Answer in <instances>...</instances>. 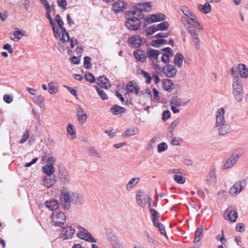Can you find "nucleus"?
I'll return each mask as SVG.
<instances>
[{
	"instance_id": "obj_23",
	"label": "nucleus",
	"mask_w": 248,
	"mask_h": 248,
	"mask_svg": "<svg viewBox=\"0 0 248 248\" xmlns=\"http://www.w3.org/2000/svg\"><path fill=\"white\" fill-rule=\"evenodd\" d=\"M77 117L78 122L80 124H84L87 120V114L85 110L81 107L77 108Z\"/></svg>"
},
{
	"instance_id": "obj_58",
	"label": "nucleus",
	"mask_w": 248,
	"mask_h": 248,
	"mask_svg": "<svg viewBox=\"0 0 248 248\" xmlns=\"http://www.w3.org/2000/svg\"><path fill=\"white\" fill-rule=\"evenodd\" d=\"M69 92L73 95H74L76 98H78V95L77 93V89L75 88H71L69 87H66Z\"/></svg>"
},
{
	"instance_id": "obj_33",
	"label": "nucleus",
	"mask_w": 248,
	"mask_h": 248,
	"mask_svg": "<svg viewBox=\"0 0 248 248\" xmlns=\"http://www.w3.org/2000/svg\"><path fill=\"white\" fill-rule=\"evenodd\" d=\"M216 127H218V132L219 135H225L228 133L231 130L230 126L226 123L222 124L216 125Z\"/></svg>"
},
{
	"instance_id": "obj_28",
	"label": "nucleus",
	"mask_w": 248,
	"mask_h": 248,
	"mask_svg": "<svg viewBox=\"0 0 248 248\" xmlns=\"http://www.w3.org/2000/svg\"><path fill=\"white\" fill-rule=\"evenodd\" d=\"M147 55L149 59L153 61H156V63H158L160 61L158 58V56L160 55V51L157 50L150 49L147 51ZM155 62H154L153 64Z\"/></svg>"
},
{
	"instance_id": "obj_38",
	"label": "nucleus",
	"mask_w": 248,
	"mask_h": 248,
	"mask_svg": "<svg viewBox=\"0 0 248 248\" xmlns=\"http://www.w3.org/2000/svg\"><path fill=\"white\" fill-rule=\"evenodd\" d=\"M145 35L147 37H149L154 34L157 31V27L155 24L150 25L149 27L145 29Z\"/></svg>"
},
{
	"instance_id": "obj_36",
	"label": "nucleus",
	"mask_w": 248,
	"mask_h": 248,
	"mask_svg": "<svg viewBox=\"0 0 248 248\" xmlns=\"http://www.w3.org/2000/svg\"><path fill=\"white\" fill-rule=\"evenodd\" d=\"M97 84L104 88H108L110 86V83L107 78L103 76L99 77L97 80Z\"/></svg>"
},
{
	"instance_id": "obj_52",
	"label": "nucleus",
	"mask_w": 248,
	"mask_h": 248,
	"mask_svg": "<svg viewBox=\"0 0 248 248\" xmlns=\"http://www.w3.org/2000/svg\"><path fill=\"white\" fill-rule=\"evenodd\" d=\"M154 225L156 227H158L159 229V231L162 234L166 235L165 230L163 227V226L161 224H160L157 220H154Z\"/></svg>"
},
{
	"instance_id": "obj_39",
	"label": "nucleus",
	"mask_w": 248,
	"mask_h": 248,
	"mask_svg": "<svg viewBox=\"0 0 248 248\" xmlns=\"http://www.w3.org/2000/svg\"><path fill=\"white\" fill-rule=\"evenodd\" d=\"M54 180L50 175L45 176L42 181V184L47 188L50 187L54 184Z\"/></svg>"
},
{
	"instance_id": "obj_11",
	"label": "nucleus",
	"mask_w": 248,
	"mask_h": 248,
	"mask_svg": "<svg viewBox=\"0 0 248 248\" xmlns=\"http://www.w3.org/2000/svg\"><path fill=\"white\" fill-rule=\"evenodd\" d=\"M78 232L77 235L79 238L90 243H95L96 242V239L84 228L78 226Z\"/></svg>"
},
{
	"instance_id": "obj_19",
	"label": "nucleus",
	"mask_w": 248,
	"mask_h": 248,
	"mask_svg": "<svg viewBox=\"0 0 248 248\" xmlns=\"http://www.w3.org/2000/svg\"><path fill=\"white\" fill-rule=\"evenodd\" d=\"M182 17H184L188 20V22L190 24V27L192 28V29H194L196 30V29L200 31H202L204 30L205 27L203 25V24L201 22L199 19L197 18L196 16H195L194 18H193L192 19H191L190 21L189 20L186 18V17L184 16H181L180 18V20L181 21V18Z\"/></svg>"
},
{
	"instance_id": "obj_46",
	"label": "nucleus",
	"mask_w": 248,
	"mask_h": 248,
	"mask_svg": "<svg viewBox=\"0 0 248 248\" xmlns=\"http://www.w3.org/2000/svg\"><path fill=\"white\" fill-rule=\"evenodd\" d=\"M168 144L165 142H161L157 145V151L158 153H162L168 149Z\"/></svg>"
},
{
	"instance_id": "obj_44",
	"label": "nucleus",
	"mask_w": 248,
	"mask_h": 248,
	"mask_svg": "<svg viewBox=\"0 0 248 248\" xmlns=\"http://www.w3.org/2000/svg\"><path fill=\"white\" fill-rule=\"evenodd\" d=\"M207 180L209 184L211 185L215 184L217 181L216 174L213 172L210 173L207 176Z\"/></svg>"
},
{
	"instance_id": "obj_40",
	"label": "nucleus",
	"mask_w": 248,
	"mask_h": 248,
	"mask_svg": "<svg viewBox=\"0 0 248 248\" xmlns=\"http://www.w3.org/2000/svg\"><path fill=\"white\" fill-rule=\"evenodd\" d=\"M116 94L118 97H119L122 102H125V99L127 100V98L124 97V95H126L124 93V89L122 86H118L116 91Z\"/></svg>"
},
{
	"instance_id": "obj_53",
	"label": "nucleus",
	"mask_w": 248,
	"mask_h": 248,
	"mask_svg": "<svg viewBox=\"0 0 248 248\" xmlns=\"http://www.w3.org/2000/svg\"><path fill=\"white\" fill-rule=\"evenodd\" d=\"M170 117V112L169 110H166L163 113L162 119L163 121H166Z\"/></svg>"
},
{
	"instance_id": "obj_62",
	"label": "nucleus",
	"mask_w": 248,
	"mask_h": 248,
	"mask_svg": "<svg viewBox=\"0 0 248 248\" xmlns=\"http://www.w3.org/2000/svg\"><path fill=\"white\" fill-rule=\"evenodd\" d=\"M80 61L79 56H74L71 59V62L74 64H78Z\"/></svg>"
},
{
	"instance_id": "obj_9",
	"label": "nucleus",
	"mask_w": 248,
	"mask_h": 248,
	"mask_svg": "<svg viewBox=\"0 0 248 248\" xmlns=\"http://www.w3.org/2000/svg\"><path fill=\"white\" fill-rule=\"evenodd\" d=\"M161 89L169 93L173 92L175 94L179 93L181 91L180 86L175 84L171 79L169 78H164L161 80Z\"/></svg>"
},
{
	"instance_id": "obj_60",
	"label": "nucleus",
	"mask_w": 248,
	"mask_h": 248,
	"mask_svg": "<svg viewBox=\"0 0 248 248\" xmlns=\"http://www.w3.org/2000/svg\"><path fill=\"white\" fill-rule=\"evenodd\" d=\"M236 231L238 232H243L245 231V227L243 223H238L237 224L236 228Z\"/></svg>"
},
{
	"instance_id": "obj_30",
	"label": "nucleus",
	"mask_w": 248,
	"mask_h": 248,
	"mask_svg": "<svg viewBox=\"0 0 248 248\" xmlns=\"http://www.w3.org/2000/svg\"><path fill=\"white\" fill-rule=\"evenodd\" d=\"M180 10L185 15L184 16L187 18L189 21L196 16L191 10L187 6L184 5L181 6Z\"/></svg>"
},
{
	"instance_id": "obj_20",
	"label": "nucleus",
	"mask_w": 248,
	"mask_h": 248,
	"mask_svg": "<svg viewBox=\"0 0 248 248\" xmlns=\"http://www.w3.org/2000/svg\"><path fill=\"white\" fill-rule=\"evenodd\" d=\"M127 3L123 0H119L112 5V10L116 14L123 13L126 9Z\"/></svg>"
},
{
	"instance_id": "obj_26",
	"label": "nucleus",
	"mask_w": 248,
	"mask_h": 248,
	"mask_svg": "<svg viewBox=\"0 0 248 248\" xmlns=\"http://www.w3.org/2000/svg\"><path fill=\"white\" fill-rule=\"evenodd\" d=\"M67 136L70 140H75L77 138L76 128L74 125L68 124L66 128Z\"/></svg>"
},
{
	"instance_id": "obj_64",
	"label": "nucleus",
	"mask_w": 248,
	"mask_h": 248,
	"mask_svg": "<svg viewBox=\"0 0 248 248\" xmlns=\"http://www.w3.org/2000/svg\"><path fill=\"white\" fill-rule=\"evenodd\" d=\"M136 134V131L134 129L127 130L126 135L128 136H132Z\"/></svg>"
},
{
	"instance_id": "obj_42",
	"label": "nucleus",
	"mask_w": 248,
	"mask_h": 248,
	"mask_svg": "<svg viewBox=\"0 0 248 248\" xmlns=\"http://www.w3.org/2000/svg\"><path fill=\"white\" fill-rule=\"evenodd\" d=\"M125 109L118 105L113 106L111 108V112L115 115H119L124 112Z\"/></svg>"
},
{
	"instance_id": "obj_15",
	"label": "nucleus",
	"mask_w": 248,
	"mask_h": 248,
	"mask_svg": "<svg viewBox=\"0 0 248 248\" xmlns=\"http://www.w3.org/2000/svg\"><path fill=\"white\" fill-rule=\"evenodd\" d=\"M153 8V3L151 1L143 2L136 4L132 11L140 12L141 14L143 12H150Z\"/></svg>"
},
{
	"instance_id": "obj_61",
	"label": "nucleus",
	"mask_w": 248,
	"mask_h": 248,
	"mask_svg": "<svg viewBox=\"0 0 248 248\" xmlns=\"http://www.w3.org/2000/svg\"><path fill=\"white\" fill-rule=\"evenodd\" d=\"M150 210L152 215L153 221L154 222V220H156V219L158 217V213L155 210L150 209Z\"/></svg>"
},
{
	"instance_id": "obj_3",
	"label": "nucleus",
	"mask_w": 248,
	"mask_h": 248,
	"mask_svg": "<svg viewBox=\"0 0 248 248\" xmlns=\"http://www.w3.org/2000/svg\"><path fill=\"white\" fill-rule=\"evenodd\" d=\"M167 16L163 13L157 12L147 15L144 18V27H146L147 24L159 22L155 24L158 31H166L170 26L169 22L166 21Z\"/></svg>"
},
{
	"instance_id": "obj_16",
	"label": "nucleus",
	"mask_w": 248,
	"mask_h": 248,
	"mask_svg": "<svg viewBox=\"0 0 248 248\" xmlns=\"http://www.w3.org/2000/svg\"><path fill=\"white\" fill-rule=\"evenodd\" d=\"M136 200L140 206L144 207L149 202L150 198L144 191L140 190L136 195Z\"/></svg>"
},
{
	"instance_id": "obj_8",
	"label": "nucleus",
	"mask_w": 248,
	"mask_h": 248,
	"mask_svg": "<svg viewBox=\"0 0 248 248\" xmlns=\"http://www.w3.org/2000/svg\"><path fill=\"white\" fill-rule=\"evenodd\" d=\"M44 163L46 164L43 167V172L48 175H50L55 171L54 164L55 162V158L52 156L47 155H44L41 158Z\"/></svg>"
},
{
	"instance_id": "obj_54",
	"label": "nucleus",
	"mask_w": 248,
	"mask_h": 248,
	"mask_svg": "<svg viewBox=\"0 0 248 248\" xmlns=\"http://www.w3.org/2000/svg\"><path fill=\"white\" fill-rule=\"evenodd\" d=\"M84 66L85 68H86V69H88L91 67V59L89 57H85L84 61Z\"/></svg>"
},
{
	"instance_id": "obj_7",
	"label": "nucleus",
	"mask_w": 248,
	"mask_h": 248,
	"mask_svg": "<svg viewBox=\"0 0 248 248\" xmlns=\"http://www.w3.org/2000/svg\"><path fill=\"white\" fill-rule=\"evenodd\" d=\"M75 194L70 192L66 186H63L61 191L60 202L62 206L64 209H69L70 203L73 200Z\"/></svg>"
},
{
	"instance_id": "obj_17",
	"label": "nucleus",
	"mask_w": 248,
	"mask_h": 248,
	"mask_svg": "<svg viewBox=\"0 0 248 248\" xmlns=\"http://www.w3.org/2000/svg\"><path fill=\"white\" fill-rule=\"evenodd\" d=\"M225 110L222 108H218L215 113V126L226 123Z\"/></svg>"
},
{
	"instance_id": "obj_13",
	"label": "nucleus",
	"mask_w": 248,
	"mask_h": 248,
	"mask_svg": "<svg viewBox=\"0 0 248 248\" xmlns=\"http://www.w3.org/2000/svg\"><path fill=\"white\" fill-rule=\"evenodd\" d=\"M146 41V39L141 37L139 35L133 34L129 36L127 39L128 45L132 47L138 48Z\"/></svg>"
},
{
	"instance_id": "obj_34",
	"label": "nucleus",
	"mask_w": 248,
	"mask_h": 248,
	"mask_svg": "<svg viewBox=\"0 0 248 248\" xmlns=\"http://www.w3.org/2000/svg\"><path fill=\"white\" fill-rule=\"evenodd\" d=\"M198 10L204 14H208L211 12V6L208 2L204 4H199L198 6Z\"/></svg>"
},
{
	"instance_id": "obj_35",
	"label": "nucleus",
	"mask_w": 248,
	"mask_h": 248,
	"mask_svg": "<svg viewBox=\"0 0 248 248\" xmlns=\"http://www.w3.org/2000/svg\"><path fill=\"white\" fill-rule=\"evenodd\" d=\"M45 204L46 207L50 210L56 209L59 207V202L57 200L55 199L47 201Z\"/></svg>"
},
{
	"instance_id": "obj_37",
	"label": "nucleus",
	"mask_w": 248,
	"mask_h": 248,
	"mask_svg": "<svg viewBox=\"0 0 248 248\" xmlns=\"http://www.w3.org/2000/svg\"><path fill=\"white\" fill-rule=\"evenodd\" d=\"M140 179L138 177L131 179L126 184L125 188L127 190H131L140 181Z\"/></svg>"
},
{
	"instance_id": "obj_31",
	"label": "nucleus",
	"mask_w": 248,
	"mask_h": 248,
	"mask_svg": "<svg viewBox=\"0 0 248 248\" xmlns=\"http://www.w3.org/2000/svg\"><path fill=\"white\" fill-rule=\"evenodd\" d=\"M25 33L24 31L16 30L11 33L10 38L13 41L17 42L25 35Z\"/></svg>"
},
{
	"instance_id": "obj_5",
	"label": "nucleus",
	"mask_w": 248,
	"mask_h": 248,
	"mask_svg": "<svg viewBox=\"0 0 248 248\" xmlns=\"http://www.w3.org/2000/svg\"><path fill=\"white\" fill-rule=\"evenodd\" d=\"M181 22L190 34L193 45L196 49H199L201 46V41L199 33L195 30L190 27L191 25L187 19L182 17Z\"/></svg>"
},
{
	"instance_id": "obj_4",
	"label": "nucleus",
	"mask_w": 248,
	"mask_h": 248,
	"mask_svg": "<svg viewBox=\"0 0 248 248\" xmlns=\"http://www.w3.org/2000/svg\"><path fill=\"white\" fill-rule=\"evenodd\" d=\"M232 94L234 99L237 102L244 101L245 93L243 84L238 79H233L232 85Z\"/></svg>"
},
{
	"instance_id": "obj_25",
	"label": "nucleus",
	"mask_w": 248,
	"mask_h": 248,
	"mask_svg": "<svg viewBox=\"0 0 248 248\" xmlns=\"http://www.w3.org/2000/svg\"><path fill=\"white\" fill-rule=\"evenodd\" d=\"M185 61L184 56L182 53H177L174 56L173 63L177 68H182Z\"/></svg>"
},
{
	"instance_id": "obj_24",
	"label": "nucleus",
	"mask_w": 248,
	"mask_h": 248,
	"mask_svg": "<svg viewBox=\"0 0 248 248\" xmlns=\"http://www.w3.org/2000/svg\"><path fill=\"white\" fill-rule=\"evenodd\" d=\"M243 188L242 182L240 181L236 182L230 188L229 193L232 197H235L242 191Z\"/></svg>"
},
{
	"instance_id": "obj_43",
	"label": "nucleus",
	"mask_w": 248,
	"mask_h": 248,
	"mask_svg": "<svg viewBox=\"0 0 248 248\" xmlns=\"http://www.w3.org/2000/svg\"><path fill=\"white\" fill-rule=\"evenodd\" d=\"M238 217L237 212L234 210H230L228 213V219L232 222L236 221Z\"/></svg>"
},
{
	"instance_id": "obj_51",
	"label": "nucleus",
	"mask_w": 248,
	"mask_h": 248,
	"mask_svg": "<svg viewBox=\"0 0 248 248\" xmlns=\"http://www.w3.org/2000/svg\"><path fill=\"white\" fill-rule=\"evenodd\" d=\"M174 179L180 184H184L186 181L185 178L180 175H175L174 176Z\"/></svg>"
},
{
	"instance_id": "obj_41",
	"label": "nucleus",
	"mask_w": 248,
	"mask_h": 248,
	"mask_svg": "<svg viewBox=\"0 0 248 248\" xmlns=\"http://www.w3.org/2000/svg\"><path fill=\"white\" fill-rule=\"evenodd\" d=\"M58 86L53 82H50L48 85V92L51 94L56 93L58 92Z\"/></svg>"
},
{
	"instance_id": "obj_27",
	"label": "nucleus",
	"mask_w": 248,
	"mask_h": 248,
	"mask_svg": "<svg viewBox=\"0 0 248 248\" xmlns=\"http://www.w3.org/2000/svg\"><path fill=\"white\" fill-rule=\"evenodd\" d=\"M133 55L135 59L138 61L143 62L146 60L145 52L140 49L135 50L133 52Z\"/></svg>"
},
{
	"instance_id": "obj_32",
	"label": "nucleus",
	"mask_w": 248,
	"mask_h": 248,
	"mask_svg": "<svg viewBox=\"0 0 248 248\" xmlns=\"http://www.w3.org/2000/svg\"><path fill=\"white\" fill-rule=\"evenodd\" d=\"M162 33H158L155 35V37L156 39L152 41L151 45L155 47H159L160 46L165 45L167 43L166 40L158 38L159 37H162Z\"/></svg>"
},
{
	"instance_id": "obj_1",
	"label": "nucleus",
	"mask_w": 248,
	"mask_h": 248,
	"mask_svg": "<svg viewBox=\"0 0 248 248\" xmlns=\"http://www.w3.org/2000/svg\"><path fill=\"white\" fill-rule=\"evenodd\" d=\"M46 8V17L49 20L51 25L55 38L62 42H67L69 40V36L66 29L63 27V22L59 15L55 14L54 8L49 6L46 0H41Z\"/></svg>"
},
{
	"instance_id": "obj_14",
	"label": "nucleus",
	"mask_w": 248,
	"mask_h": 248,
	"mask_svg": "<svg viewBox=\"0 0 248 248\" xmlns=\"http://www.w3.org/2000/svg\"><path fill=\"white\" fill-rule=\"evenodd\" d=\"M161 55L160 61L165 64L169 63L170 59L173 56L174 52L172 49L169 47H165L160 50Z\"/></svg>"
},
{
	"instance_id": "obj_49",
	"label": "nucleus",
	"mask_w": 248,
	"mask_h": 248,
	"mask_svg": "<svg viewBox=\"0 0 248 248\" xmlns=\"http://www.w3.org/2000/svg\"><path fill=\"white\" fill-rule=\"evenodd\" d=\"M2 49L4 50H6V51L8 52L10 54H12L13 52V48L12 46L8 43L3 45Z\"/></svg>"
},
{
	"instance_id": "obj_12",
	"label": "nucleus",
	"mask_w": 248,
	"mask_h": 248,
	"mask_svg": "<svg viewBox=\"0 0 248 248\" xmlns=\"http://www.w3.org/2000/svg\"><path fill=\"white\" fill-rule=\"evenodd\" d=\"M51 218L52 222L55 225L60 226L65 223L66 216L62 211H56L52 213Z\"/></svg>"
},
{
	"instance_id": "obj_50",
	"label": "nucleus",
	"mask_w": 248,
	"mask_h": 248,
	"mask_svg": "<svg viewBox=\"0 0 248 248\" xmlns=\"http://www.w3.org/2000/svg\"><path fill=\"white\" fill-rule=\"evenodd\" d=\"M171 142L174 145H179L182 142V139L178 137H174L171 139Z\"/></svg>"
},
{
	"instance_id": "obj_2",
	"label": "nucleus",
	"mask_w": 248,
	"mask_h": 248,
	"mask_svg": "<svg viewBox=\"0 0 248 248\" xmlns=\"http://www.w3.org/2000/svg\"><path fill=\"white\" fill-rule=\"evenodd\" d=\"M125 15L126 18L125 26L127 29L132 31H138L141 29L143 23L141 20L144 19L146 16L144 14L131 10L127 11Z\"/></svg>"
},
{
	"instance_id": "obj_29",
	"label": "nucleus",
	"mask_w": 248,
	"mask_h": 248,
	"mask_svg": "<svg viewBox=\"0 0 248 248\" xmlns=\"http://www.w3.org/2000/svg\"><path fill=\"white\" fill-rule=\"evenodd\" d=\"M140 87L136 82H130L126 86L127 93L137 95L139 93Z\"/></svg>"
},
{
	"instance_id": "obj_63",
	"label": "nucleus",
	"mask_w": 248,
	"mask_h": 248,
	"mask_svg": "<svg viewBox=\"0 0 248 248\" xmlns=\"http://www.w3.org/2000/svg\"><path fill=\"white\" fill-rule=\"evenodd\" d=\"M58 3L59 6L65 8L66 6V0H58Z\"/></svg>"
},
{
	"instance_id": "obj_59",
	"label": "nucleus",
	"mask_w": 248,
	"mask_h": 248,
	"mask_svg": "<svg viewBox=\"0 0 248 248\" xmlns=\"http://www.w3.org/2000/svg\"><path fill=\"white\" fill-rule=\"evenodd\" d=\"M97 91H98V93L102 99L106 100V99H108V97L107 94L105 93V92L104 91H103L101 89H98Z\"/></svg>"
},
{
	"instance_id": "obj_57",
	"label": "nucleus",
	"mask_w": 248,
	"mask_h": 248,
	"mask_svg": "<svg viewBox=\"0 0 248 248\" xmlns=\"http://www.w3.org/2000/svg\"><path fill=\"white\" fill-rule=\"evenodd\" d=\"M152 92L154 97L155 99V100H156V101H159L160 100L159 92L155 88H154L152 90Z\"/></svg>"
},
{
	"instance_id": "obj_45",
	"label": "nucleus",
	"mask_w": 248,
	"mask_h": 248,
	"mask_svg": "<svg viewBox=\"0 0 248 248\" xmlns=\"http://www.w3.org/2000/svg\"><path fill=\"white\" fill-rule=\"evenodd\" d=\"M181 105V101L180 98L177 96H174L172 97L170 101V106H177Z\"/></svg>"
},
{
	"instance_id": "obj_47",
	"label": "nucleus",
	"mask_w": 248,
	"mask_h": 248,
	"mask_svg": "<svg viewBox=\"0 0 248 248\" xmlns=\"http://www.w3.org/2000/svg\"><path fill=\"white\" fill-rule=\"evenodd\" d=\"M202 233V229L201 227L198 228L195 232V237L194 239V241L196 242H198L200 240Z\"/></svg>"
},
{
	"instance_id": "obj_22",
	"label": "nucleus",
	"mask_w": 248,
	"mask_h": 248,
	"mask_svg": "<svg viewBox=\"0 0 248 248\" xmlns=\"http://www.w3.org/2000/svg\"><path fill=\"white\" fill-rule=\"evenodd\" d=\"M75 229L70 226H66L62 228L61 236L64 239H70L72 238L75 233Z\"/></svg>"
},
{
	"instance_id": "obj_18",
	"label": "nucleus",
	"mask_w": 248,
	"mask_h": 248,
	"mask_svg": "<svg viewBox=\"0 0 248 248\" xmlns=\"http://www.w3.org/2000/svg\"><path fill=\"white\" fill-rule=\"evenodd\" d=\"M141 74L143 76L145 82L148 84L151 83L152 79L154 80V82L156 85H157L160 80L159 76L155 73H153L152 75H151L148 72L142 71H141Z\"/></svg>"
},
{
	"instance_id": "obj_56",
	"label": "nucleus",
	"mask_w": 248,
	"mask_h": 248,
	"mask_svg": "<svg viewBox=\"0 0 248 248\" xmlns=\"http://www.w3.org/2000/svg\"><path fill=\"white\" fill-rule=\"evenodd\" d=\"M13 96L10 94H5L3 96V100L7 103H10L13 101Z\"/></svg>"
},
{
	"instance_id": "obj_48",
	"label": "nucleus",
	"mask_w": 248,
	"mask_h": 248,
	"mask_svg": "<svg viewBox=\"0 0 248 248\" xmlns=\"http://www.w3.org/2000/svg\"><path fill=\"white\" fill-rule=\"evenodd\" d=\"M84 77L86 80L88 81V82L92 83L94 82L95 78L94 76L92 74L89 72L86 73L85 74Z\"/></svg>"
},
{
	"instance_id": "obj_21",
	"label": "nucleus",
	"mask_w": 248,
	"mask_h": 248,
	"mask_svg": "<svg viewBox=\"0 0 248 248\" xmlns=\"http://www.w3.org/2000/svg\"><path fill=\"white\" fill-rule=\"evenodd\" d=\"M239 158L238 154H233L223 165L222 168L223 170L228 169L232 167L238 161Z\"/></svg>"
},
{
	"instance_id": "obj_10",
	"label": "nucleus",
	"mask_w": 248,
	"mask_h": 248,
	"mask_svg": "<svg viewBox=\"0 0 248 248\" xmlns=\"http://www.w3.org/2000/svg\"><path fill=\"white\" fill-rule=\"evenodd\" d=\"M231 73L234 77L239 74L241 78L246 79L248 78V68L246 65L239 63L232 68Z\"/></svg>"
},
{
	"instance_id": "obj_55",
	"label": "nucleus",
	"mask_w": 248,
	"mask_h": 248,
	"mask_svg": "<svg viewBox=\"0 0 248 248\" xmlns=\"http://www.w3.org/2000/svg\"><path fill=\"white\" fill-rule=\"evenodd\" d=\"M105 133L110 138H113L116 135V131L113 129H108L105 131Z\"/></svg>"
},
{
	"instance_id": "obj_6",
	"label": "nucleus",
	"mask_w": 248,
	"mask_h": 248,
	"mask_svg": "<svg viewBox=\"0 0 248 248\" xmlns=\"http://www.w3.org/2000/svg\"><path fill=\"white\" fill-rule=\"evenodd\" d=\"M153 67L156 71L162 70L164 75L169 78H174L177 73V68L175 65L170 63L165 64L163 68L158 63H155L153 64Z\"/></svg>"
}]
</instances>
